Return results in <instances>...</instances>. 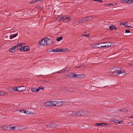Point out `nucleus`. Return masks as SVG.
Wrapping results in <instances>:
<instances>
[{
    "instance_id": "obj_27",
    "label": "nucleus",
    "mask_w": 133,
    "mask_h": 133,
    "mask_svg": "<svg viewBox=\"0 0 133 133\" xmlns=\"http://www.w3.org/2000/svg\"><path fill=\"white\" fill-rule=\"evenodd\" d=\"M92 16H90L88 17H86L85 18H84L85 19V21H87L88 20H89V18H92Z\"/></svg>"
},
{
    "instance_id": "obj_2",
    "label": "nucleus",
    "mask_w": 133,
    "mask_h": 133,
    "mask_svg": "<svg viewBox=\"0 0 133 133\" xmlns=\"http://www.w3.org/2000/svg\"><path fill=\"white\" fill-rule=\"evenodd\" d=\"M63 104L62 101L59 100L53 101V106H60Z\"/></svg>"
},
{
    "instance_id": "obj_31",
    "label": "nucleus",
    "mask_w": 133,
    "mask_h": 133,
    "mask_svg": "<svg viewBox=\"0 0 133 133\" xmlns=\"http://www.w3.org/2000/svg\"><path fill=\"white\" fill-rule=\"evenodd\" d=\"M16 45L17 46V49H18V47H20L22 46V44L21 43H19Z\"/></svg>"
},
{
    "instance_id": "obj_6",
    "label": "nucleus",
    "mask_w": 133,
    "mask_h": 133,
    "mask_svg": "<svg viewBox=\"0 0 133 133\" xmlns=\"http://www.w3.org/2000/svg\"><path fill=\"white\" fill-rule=\"evenodd\" d=\"M46 41V37H45L44 39H42L39 42V44L41 45H44Z\"/></svg>"
},
{
    "instance_id": "obj_28",
    "label": "nucleus",
    "mask_w": 133,
    "mask_h": 133,
    "mask_svg": "<svg viewBox=\"0 0 133 133\" xmlns=\"http://www.w3.org/2000/svg\"><path fill=\"white\" fill-rule=\"evenodd\" d=\"M127 0H121V2L122 3H127Z\"/></svg>"
},
{
    "instance_id": "obj_64",
    "label": "nucleus",
    "mask_w": 133,
    "mask_h": 133,
    "mask_svg": "<svg viewBox=\"0 0 133 133\" xmlns=\"http://www.w3.org/2000/svg\"><path fill=\"white\" fill-rule=\"evenodd\" d=\"M131 2L133 3V0H131Z\"/></svg>"
},
{
    "instance_id": "obj_42",
    "label": "nucleus",
    "mask_w": 133,
    "mask_h": 133,
    "mask_svg": "<svg viewBox=\"0 0 133 133\" xmlns=\"http://www.w3.org/2000/svg\"><path fill=\"white\" fill-rule=\"evenodd\" d=\"M4 95V92H0V96L3 95Z\"/></svg>"
},
{
    "instance_id": "obj_51",
    "label": "nucleus",
    "mask_w": 133,
    "mask_h": 133,
    "mask_svg": "<svg viewBox=\"0 0 133 133\" xmlns=\"http://www.w3.org/2000/svg\"><path fill=\"white\" fill-rule=\"evenodd\" d=\"M111 5H112V6H113L114 5H115L116 4V3H113Z\"/></svg>"
},
{
    "instance_id": "obj_46",
    "label": "nucleus",
    "mask_w": 133,
    "mask_h": 133,
    "mask_svg": "<svg viewBox=\"0 0 133 133\" xmlns=\"http://www.w3.org/2000/svg\"><path fill=\"white\" fill-rule=\"evenodd\" d=\"M15 128V127L14 126V127H11V129H12V130H14Z\"/></svg>"
},
{
    "instance_id": "obj_57",
    "label": "nucleus",
    "mask_w": 133,
    "mask_h": 133,
    "mask_svg": "<svg viewBox=\"0 0 133 133\" xmlns=\"http://www.w3.org/2000/svg\"><path fill=\"white\" fill-rule=\"evenodd\" d=\"M108 4H104V5L105 6H107Z\"/></svg>"
},
{
    "instance_id": "obj_15",
    "label": "nucleus",
    "mask_w": 133,
    "mask_h": 133,
    "mask_svg": "<svg viewBox=\"0 0 133 133\" xmlns=\"http://www.w3.org/2000/svg\"><path fill=\"white\" fill-rule=\"evenodd\" d=\"M67 18V17L63 16L60 19H62L63 20H64V22H66V21Z\"/></svg>"
},
{
    "instance_id": "obj_52",
    "label": "nucleus",
    "mask_w": 133,
    "mask_h": 133,
    "mask_svg": "<svg viewBox=\"0 0 133 133\" xmlns=\"http://www.w3.org/2000/svg\"><path fill=\"white\" fill-rule=\"evenodd\" d=\"M112 4H108L107 6H110Z\"/></svg>"
},
{
    "instance_id": "obj_4",
    "label": "nucleus",
    "mask_w": 133,
    "mask_h": 133,
    "mask_svg": "<svg viewBox=\"0 0 133 133\" xmlns=\"http://www.w3.org/2000/svg\"><path fill=\"white\" fill-rule=\"evenodd\" d=\"M11 126V125L8 126L7 125L2 126L1 127V129L5 130H10L11 128V127H10Z\"/></svg>"
},
{
    "instance_id": "obj_11",
    "label": "nucleus",
    "mask_w": 133,
    "mask_h": 133,
    "mask_svg": "<svg viewBox=\"0 0 133 133\" xmlns=\"http://www.w3.org/2000/svg\"><path fill=\"white\" fill-rule=\"evenodd\" d=\"M60 51H59V49L57 48L55 49H53L51 51H49V52L47 51V52H50L51 51L53 52H60Z\"/></svg>"
},
{
    "instance_id": "obj_1",
    "label": "nucleus",
    "mask_w": 133,
    "mask_h": 133,
    "mask_svg": "<svg viewBox=\"0 0 133 133\" xmlns=\"http://www.w3.org/2000/svg\"><path fill=\"white\" fill-rule=\"evenodd\" d=\"M109 69L110 71L112 72V76H118L121 74L123 76L126 74V72L123 70H121V68L119 67L114 66L110 68Z\"/></svg>"
},
{
    "instance_id": "obj_3",
    "label": "nucleus",
    "mask_w": 133,
    "mask_h": 133,
    "mask_svg": "<svg viewBox=\"0 0 133 133\" xmlns=\"http://www.w3.org/2000/svg\"><path fill=\"white\" fill-rule=\"evenodd\" d=\"M46 45H51L53 43V41L49 38H46Z\"/></svg>"
},
{
    "instance_id": "obj_35",
    "label": "nucleus",
    "mask_w": 133,
    "mask_h": 133,
    "mask_svg": "<svg viewBox=\"0 0 133 133\" xmlns=\"http://www.w3.org/2000/svg\"><path fill=\"white\" fill-rule=\"evenodd\" d=\"M93 1H98L100 2H103V1L101 0H92Z\"/></svg>"
},
{
    "instance_id": "obj_33",
    "label": "nucleus",
    "mask_w": 133,
    "mask_h": 133,
    "mask_svg": "<svg viewBox=\"0 0 133 133\" xmlns=\"http://www.w3.org/2000/svg\"><path fill=\"white\" fill-rule=\"evenodd\" d=\"M17 46L15 45L14 46L12 47V48L14 50V51H15V49L17 48Z\"/></svg>"
},
{
    "instance_id": "obj_30",
    "label": "nucleus",
    "mask_w": 133,
    "mask_h": 133,
    "mask_svg": "<svg viewBox=\"0 0 133 133\" xmlns=\"http://www.w3.org/2000/svg\"><path fill=\"white\" fill-rule=\"evenodd\" d=\"M9 51L12 53H14L15 52L13 50V49H12V48L9 49Z\"/></svg>"
},
{
    "instance_id": "obj_54",
    "label": "nucleus",
    "mask_w": 133,
    "mask_h": 133,
    "mask_svg": "<svg viewBox=\"0 0 133 133\" xmlns=\"http://www.w3.org/2000/svg\"><path fill=\"white\" fill-rule=\"evenodd\" d=\"M100 86H96L95 87L97 88H102V87H100Z\"/></svg>"
},
{
    "instance_id": "obj_25",
    "label": "nucleus",
    "mask_w": 133,
    "mask_h": 133,
    "mask_svg": "<svg viewBox=\"0 0 133 133\" xmlns=\"http://www.w3.org/2000/svg\"><path fill=\"white\" fill-rule=\"evenodd\" d=\"M24 46L23 47L22 46H21V47L19 49V50L21 51H24Z\"/></svg>"
},
{
    "instance_id": "obj_18",
    "label": "nucleus",
    "mask_w": 133,
    "mask_h": 133,
    "mask_svg": "<svg viewBox=\"0 0 133 133\" xmlns=\"http://www.w3.org/2000/svg\"><path fill=\"white\" fill-rule=\"evenodd\" d=\"M105 43L106 44V46H107L109 47L111 46V43L110 42H105L104 43Z\"/></svg>"
},
{
    "instance_id": "obj_59",
    "label": "nucleus",
    "mask_w": 133,
    "mask_h": 133,
    "mask_svg": "<svg viewBox=\"0 0 133 133\" xmlns=\"http://www.w3.org/2000/svg\"><path fill=\"white\" fill-rule=\"evenodd\" d=\"M63 72V71H61V72H59V71H58V72H57V73H61V72Z\"/></svg>"
},
{
    "instance_id": "obj_32",
    "label": "nucleus",
    "mask_w": 133,
    "mask_h": 133,
    "mask_svg": "<svg viewBox=\"0 0 133 133\" xmlns=\"http://www.w3.org/2000/svg\"><path fill=\"white\" fill-rule=\"evenodd\" d=\"M131 0H127V3L131 4L132 2H131Z\"/></svg>"
},
{
    "instance_id": "obj_17",
    "label": "nucleus",
    "mask_w": 133,
    "mask_h": 133,
    "mask_svg": "<svg viewBox=\"0 0 133 133\" xmlns=\"http://www.w3.org/2000/svg\"><path fill=\"white\" fill-rule=\"evenodd\" d=\"M18 33L16 34L13 35H11L10 36V39H12L13 38L16 37Z\"/></svg>"
},
{
    "instance_id": "obj_29",
    "label": "nucleus",
    "mask_w": 133,
    "mask_h": 133,
    "mask_svg": "<svg viewBox=\"0 0 133 133\" xmlns=\"http://www.w3.org/2000/svg\"><path fill=\"white\" fill-rule=\"evenodd\" d=\"M85 66L84 64H81L79 66L77 67L78 68H82L83 67H85Z\"/></svg>"
},
{
    "instance_id": "obj_10",
    "label": "nucleus",
    "mask_w": 133,
    "mask_h": 133,
    "mask_svg": "<svg viewBox=\"0 0 133 133\" xmlns=\"http://www.w3.org/2000/svg\"><path fill=\"white\" fill-rule=\"evenodd\" d=\"M118 111H121L122 112H128V110L127 109H119L117 110Z\"/></svg>"
},
{
    "instance_id": "obj_39",
    "label": "nucleus",
    "mask_w": 133,
    "mask_h": 133,
    "mask_svg": "<svg viewBox=\"0 0 133 133\" xmlns=\"http://www.w3.org/2000/svg\"><path fill=\"white\" fill-rule=\"evenodd\" d=\"M14 89H15V91H18V89H19L18 87H16V88H14Z\"/></svg>"
},
{
    "instance_id": "obj_48",
    "label": "nucleus",
    "mask_w": 133,
    "mask_h": 133,
    "mask_svg": "<svg viewBox=\"0 0 133 133\" xmlns=\"http://www.w3.org/2000/svg\"><path fill=\"white\" fill-rule=\"evenodd\" d=\"M40 88H39V87L37 89V90L38 92L40 90Z\"/></svg>"
},
{
    "instance_id": "obj_41",
    "label": "nucleus",
    "mask_w": 133,
    "mask_h": 133,
    "mask_svg": "<svg viewBox=\"0 0 133 133\" xmlns=\"http://www.w3.org/2000/svg\"><path fill=\"white\" fill-rule=\"evenodd\" d=\"M39 88H40V89H42V90H44V87L42 86H41L39 87Z\"/></svg>"
},
{
    "instance_id": "obj_22",
    "label": "nucleus",
    "mask_w": 133,
    "mask_h": 133,
    "mask_svg": "<svg viewBox=\"0 0 133 133\" xmlns=\"http://www.w3.org/2000/svg\"><path fill=\"white\" fill-rule=\"evenodd\" d=\"M95 125L99 126H103V123H96Z\"/></svg>"
},
{
    "instance_id": "obj_62",
    "label": "nucleus",
    "mask_w": 133,
    "mask_h": 133,
    "mask_svg": "<svg viewBox=\"0 0 133 133\" xmlns=\"http://www.w3.org/2000/svg\"><path fill=\"white\" fill-rule=\"evenodd\" d=\"M86 33H87V32L84 31V32H83V34H86Z\"/></svg>"
},
{
    "instance_id": "obj_8",
    "label": "nucleus",
    "mask_w": 133,
    "mask_h": 133,
    "mask_svg": "<svg viewBox=\"0 0 133 133\" xmlns=\"http://www.w3.org/2000/svg\"><path fill=\"white\" fill-rule=\"evenodd\" d=\"M84 114V111H80L79 112H77L75 114L76 115L78 116H83V115Z\"/></svg>"
},
{
    "instance_id": "obj_55",
    "label": "nucleus",
    "mask_w": 133,
    "mask_h": 133,
    "mask_svg": "<svg viewBox=\"0 0 133 133\" xmlns=\"http://www.w3.org/2000/svg\"><path fill=\"white\" fill-rule=\"evenodd\" d=\"M34 3V1H32L31 2H30V4H32V3Z\"/></svg>"
},
{
    "instance_id": "obj_40",
    "label": "nucleus",
    "mask_w": 133,
    "mask_h": 133,
    "mask_svg": "<svg viewBox=\"0 0 133 133\" xmlns=\"http://www.w3.org/2000/svg\"><path fill=\"white\" fill-rule=\"evenodd\" d=\"M90 35V34H87V35L84 34L82 35V36H86V37H88Z\"/></svg>"
},
{
    "instance_id": "obj_58",
    "label": "nucleus",
    "mask_w": 133,
    "mask_h": 133,
    "mask_svg": "<svg viewBox=\"0 0 133 133\" xmlns=\"http://www.w3.org/2000/svg\"><path fill=\"white\" fill-rule=\"evenodd\" d=\"M92 18H89V20H90L92 19Z\"/></svg>"
},
{
    "instance_id": "obj_45",
    "label": "nucleus",
    "mask_w": 133,
    "mask_h": 133,
    "mask_svg": "<svg viewBox=\"0 0 133 133\" xmlns=\"http://www.w3.org/2000/svg\"><path fill=\"white\" fill-rule=\"evenodd\" d=\"M22 111H23V112H24V113L26 114V111L25 110H23Z\"/></svg>"
},
{
    "instance_id": "obj_56",
    "label": "nucleus",
    "mask_w": 133,
    "mask_h": 133,
    "mask_svg": "<svg viewBox=\"0 0 133 133\" xmlns=\"http://www.w3.org/2000/svg\"><path fill=\"white\" fill-rule=\"evenodd\" d=\"M56 19H57V21H58L59 20H61V19H60V18H56Z\"/></svg>"
},
{
    "instance_id": "obj_20",
    "label": "nucleus",
    "mask_w": 133,
    "mask_h": 133,
    "mask_svg": "<svg viewBox=\"0 0 133 133\" xmlns=\"http://www.w3.org/2000/svg\"><path fill=\"white\" fill-rule=\"evenodd\" d=\"M37 89L35 88H32L31 89V91H32L33 92H38L37 91Z\"/></svg>"
},
{
    "instance_id": "obj_5",
    "label": "nucleus",
    "mask_w": 133,
    "mask_h": 133,
    "mask_svg": "<svg viewBox=\"0 0 133 133\" xmlns=\"http://www.w3.org/2000/svg\"><path fill=\"white\" fill-rule=\"evenodd\" d=\"M44 104L46 106H53V101H48L45 103Z\"/></svg>"
},
{
    "instance_id": "obj_14",
    "label": "nucleus",
    "mask_w": 133,
    "mask_h": 133,
    "mask_svg": "<svg viewBox=\"0 0 133 133\" xmlns=\"http://www.w3.org/2000/svg\"><path fill=\"white\" fill-rule=\"evenodd\" d=\"M103 43H96L95 45H96V47L97 48H101L102 45H100V44H102Z\"/></svg>"
},
{
    "instance_id": "obj_63",
    "label": "nucleus",
    "mask_w": 133,
    "mask_h": 133,
    "mask_svg": "<svg viewBox=\"0 0 133 133\" xmlns=\"http://www.w3.org/2000/svg\"><path fill=\"white\" fill-rule=\"evenodd\" d=\"M43 0H38V2H39L40 1H42Z\"/></svg>"
},
{
    "instance_id": "obj_9",
    "label": "nucleus",
    "mask_w": 133,
    "mask_h": 133,
    "mask_svg": "<svg viewBox=\"0 0 133 133\" xmlns=\"http://www.w3.org/2000/svg\"><path fill=\"white\" fill-rule=\"evenodd\" d=\"M109 29L111 30H116L117 29L116 27L113 25L109 26Z\"/></svg>"
},
{
    "instance_id": "obj_44",
    "label": "nucleus",
    "mask_w": 133,
    "mask_h": 133,
    "mask_svg": "<svg viewBox=\"0 0 133 133\" xmlns=\"http://www.w3.org/2000/svg\"><path fill=\"white\" fill-rule=\"evenodd\" d=\"M116 123H118V124H120L121 123H120V121H119V120H117L116 121Z\"/></svg>"
},
{
    "instance_id": "obj_12",
    "label": "nucleus",
    "mask_w": 133,
    "mask_h": 133,
    "mask_svg": "<svg viewBox=\"0 0 133 133\" xmlns=\"http://www.w3.org/2000/svg\"><path fill=\"white\" fill-rule=\"evenodd\" d=\"M76 76H77V74H75L74 73H71L68 76V77L72 78L75 77Z\"/></svg>"
},
{
    "instance_id": "obj_38",
    "label": "nucleus",
    "mask_w": 133,
    "mask_h": 133,
    "mask_svg": "<svg viewBox=\"0 0 133 133\" xmlns=\"http://www.w3.org/2000/svg\"><path fill=\"white\" fill-rule=\"evenodd\" d=\"M103 125H106L109 126L110 125V123H103Z\"/></svg>"
},
{
    "instance_id": "obj_34",
    "label": "nucleus",
    "mask_w": 133,
    "mask_h": 133,
    "mask_svg": "<svg viewBox=\"0 0 133 133\" xmlns=\"http://www.w3.org/2000/svg\"><path fill=\"white\" fill-rule=\"evenodd\" d=\"M77 76H75L76 78H80L81 76V75H77Z\"/></svg>"
},
{
    "instance_id": "obj_43",
    "label": "nucleus",
    "mask_w": 133,
    "mask_h": 133,
    "mask_svg": "<svg viewBox=\"0 0 133 133\" xmlns=\"http://www.w3.org/2000/svg\"><path fill=\"white\" fill-rule=\"evenodd\" d=\"M40 8V6L39 5H37L35 7V8L37 9H38Z\"/></svg>"
},
{
    "instance_id": "obj_24",
    "label": "nucleus",
    "mask_w": 133,
    "mask_h": 133,
    "mask_svg": "<svg viewBox=\"0 0 133 133\" xmlns=\"http://www.w3.org/2000/svg\"><path fill=\"white\" fill-rule=\"evenodd\" d=\"M62 39V37L61 36L59 37H58L57 38V41H59L61 40Z\"/></svg>"
},
{
    "instance_id": "obj_16",
    "label": "nucleus",
    "mask_w": 133,
    "mask_h": 133,
    "mask_svg": "<svg viewBox=\"0 0 133 133\" xmlns=\"http://www.w3.org/2000/svg\"><path fill=\"white\" fill-rule=\"evenodd\" d=\"M69 50L68 49H59V51H60V52H66L67 51Z\"/></svg>"
},
{
    "instance_id": "obj_47",
    "label": "nucleus",
    "mask_w": 133,
    "mask_h": 133,
    "mask_svg": "<svg viewBox=\"0 0 133 133\" xmlns=\"http://www.w3.org/2000/svg\"><path fill=\"white\" fill-rule=\"evenodd\" d=\"M106 46H106V45H103V46H102L101 48H105Z\"/></svg>"
},
{
    "instance_id": "obj_49",
    "label": "nucleus",
    "mask_w": 133,
    "mask_h": 133,
    "mask_svg": "<svg viewBox=\"0 0 133 133\" xmlns=\"http://www.w3.org/2000/svg\"><path fill=\"white\" fill-rule=\"evenodd\" d=\"M129 65L130 66H133V63H129Z\"/></svg>"
},
{
    "instance_id": "obj_21",
    "label": "nucleus",
    "mask_w": 133,
    "mask_h": 133,
    "mask_svg": "<svg viewBox=\"0 0 133 133\" xmlns=\"http://www.w3.org/2000/svg\"><path fill=\"white\" fill-rule=\"evenodd\" d=\"M85 21V19L84 18H83L82 19L79 20L78 22V23H83V22Z\"/></svg>"
},
{
    "instance_id": "obj_50",
    "label": "nucleus",
    "mask_w": 133,
    "mask_h": 133,
    "mask_svg": "<svg viewBox=\"0 0 133 133\" xmlns=\"http://www.w3.org/2000/svg\"><path fill=\"white\" fill-rule=\"evenodd\" d=\"M8 95V93L7 92H4V95Z\"/></svg>"
},
{
    "instance_id": "obj_53",
    "label": "nucleus",
    "mask_w": 133,
    "mask_h": 133,
    "mask_svg": "<svg viewBox=\"0 0 133 133\" xmlns=\"http://www.w3.org/2000/svg\"><path fill=\"white\" fill-rule=\"evenodd\" d=\"M36 2H38V0H35L34 1V3H36Z\"/></svg>"
},
{
    "instance_id": "obj_61",
    "label": "nucleus",
    "mask_w": 133,
    "mask_h": 133,
    "mask_svg": "<svg viewBox=\"0 0 133 133\" xmlns=\"http://www.w3.org/2000/svg\"><path fill=\"white\" fill-rule=\"evenodd\" d=\"M126 26V27H130V28H132V27L131 26Z\"/></svg>"
},
{
    "instance_id": "obj_36",
    "label": "nucleus",
    "mask_w": 133,
    "mask_h": 133,
    "mask_svg": "<svg viewBox=\"0 0 133 133\" xmlns=\"http://www.w3.org/2000/svg\"><path fill=\"white\" fill-rule=\"evenodd\" d=\"M26 114L28 115L29 114H32V113H31V112L30 111H26Z\"/></svg>"
},
{
    "instance_id": "obj_7",
    "label": "nucleus",
    "mask_w": 133,
    "mask_h": 133,
    "mask_svg": "<svg viewBox=\"0 0 133 133\" xmlns=\"http://www.w3.org/2000/svg\"><path fill=\"white\" fill-rule=\"evenodd\" d=\"M18 87V92H21L23 91L26 89L25 87L24 86H19Z\"/></svg>"
},
{
    "instance_id": "obj_23",
    "label": "nucleus",
    "mask_w": 133,
    "mask_h": 133,
    "mask_svg": "<svg viewBox=\"0 0 133 133\" xmlns=\"http://www.w3.org/2000/svg\"><path fill=\"white\" fill-rule=\"evenodd\" d=\"M128 23L127 22H125L124 23L121 22L120 23L119 25H123L124 26L127 25L128 24Z\"/></svg>"
},
{
    "instance_id": "obj_26",
    "label": "nucleus",
    "mask_w": 133,
    "mask_h": 133,
    "mask_svg": "<svg viewBox=\"0 0 133 133\" xmlns=\"http://www.w3.org/2000/svg\"><path fill=\"white\" fill-rule=\"evenodd\" d=\"M67 18L66 21V22H68L71 20V17H67Z\"/></svg>"
},
{
    "instance_id": "obj_37",
    "label": "nucleus",
    "mask_w": 133,
    "mask_h": 133,
    "mask_svg": "<svg viewBox=\"0 0 133 133\" xmlns=\"http://www.w3.org/2000/svg\"><path fill=\"white\" fill-rule=\"evenodd\" d=\"M125 32L126 33H130V31L129 30L127 29L125 31Z\"/></svg>"
},
{
    "instance_id": "obj_19",
    "label": "nucleus",
    "mask_w": 133,
    "mask_h": 133,
    "mask_svg": "<svg viewBox=\"0 0 133 133\" xmlns=\"http://www.w3.org/2000/svg\"><path fill=\"white\" fill-rule=\"evenodd\" d=\"M24 51H28L29 50L30 48L29 46H24Z\"/></svg>"
},
{
    "instance_id": "obj_60",
    "label": "nucleus",
    "mask_w": 133,
    "mask_h": 133,
    "mask_svg": "<svg viewBox=\"0 0 133 133\" xmlns=\"http://www.w3.org/2000/svg\"><path fill=\"white\" fill-rule=\"evenodd\" d=\"M49 125H46V127H48V128H49Z\"/></svg>"
},
{
    "instance_id": "obj_13",
    "label": "nucleus",
    "mask_w": 133,
    "mask_h": 133,
    "mask_svg": "<svg viewBox=\"0 0 133 133\" xmlns=\"http://www.w3.org/2000/svg\"><path fill=\"white\" fill-rule=\"evenodd\" d=\"M49 128L51 127L54 128L56 127L57 125L55 123H51V124L50 125H49Z\"/></svg>"
}]
</instances>
